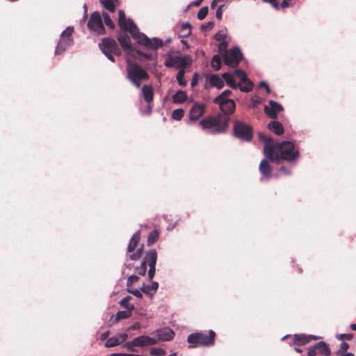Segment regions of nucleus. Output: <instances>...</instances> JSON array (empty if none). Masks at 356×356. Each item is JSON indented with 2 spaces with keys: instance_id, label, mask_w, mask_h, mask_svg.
Wrapping results in <instances>:
<instances>
[{
  "instance_id": "1",
  "label": "nucleus",
  "mask_w": 356,
  "mask_h": 356,
  "mask_svg": "<svg viewBox=\"0 0 356 356\" xmlns=\"http://www.w3.org/2000/svg\"><path fill=\"white\" fill-rule=\"evenodd\" d=\"M118 14L120 27L122 30L129 32L133 39L136 40L138 43L149 49H156L163 46V41L159 38H153L149 39L146 35L140 33L134 22L131 19L126 17L125 13L122 10H120Z\"/></svg>"
},
{
  "instance_id": "2",
  "label": "nucleus",
  "mask_w": 356,
  "mask_h": 356,
  "mask_svg": "<svg viewBox=\"0 0 356 356\" xmlns=\"http://www.w3.org/2000/svg\"><path fill=\"white\" fill-rule=\"evenodd\" d=\"M264 152L267 159L275 163H279L281 159L293 162L300 156L299 150L290 141L276 143L273 147H266L264 148Z\"/></svg>"
},
{
  "instance_id": "3",
  "label": "nucleus",
  "mask_w": 356,
  "mask_h": 356,
  "mask_svg": "<svg viewBox=\"0 0 356 356\" xmlns=\"http://www.w3.org/2000/svg\"><path fill=\"white\" fill-rule=\"evenodd\" d=\"M229 118L225 115L208 117L200 122V125L207 134H216L225 131L228 127Z\"/></svg>"
},
{
  "instance_id": "4",
  "label": "nucleus",
  "mask_w": 356,
  "mask_h": 356,
  "mask_svg": "<svg viewBox=\"0 0 356 356\" xmlns=\"http://www.w3.org/2000/svg\"><path fill=\"white\" fill-rule=\"evenodd\" d=\"M127 78L137 88L140 87V82L148 79L147 72L137 64L127 62Z\"/></svg>"
},
{
  "instance_id": "5",
  "label": "nucleus",
  "mask_w": 356,
  "mask_h": 356,
  "mask_svg": "<svg viewBox=\"0 0 356 356\" xmlns=\"http://www.w3.org/2000/svg\"><path fill=\"white\" fill-rule=\"evenodd\" d=\"M215 332L212 330L209 334L197 332L191 334L187 337V341L191 344L190 348H195L198 346H209L214 343Z\"/></svg>"
},
{
  "instance_id": "6",
  "label": "nucleus",
  "mask_w": 356,
  "mask_h": 356,
  "mask_svg": "<svg viewBox=\"0 0 356 356\" xmlns=\"http://www.w3.org/2000/svg\"><path fill=\"white\" fill-rule=\"evenodd\" d=\"M234 134L235 137L245 141H250L252 138L253 131L252 127L238 120L234 122L233 127Z\"/></svg>"
},
{
  "instance_id": "7",
  "label": "nucleus",
  "mask_w": 356,
  "mask_h": 356,
  "mask_svg": "<svg viewBox=\"0 0 356 356\" xmlns=\"http://www.w3.org/2000/svg\"><path fill=\"white\" fill-rule=\"evenodd\" d=\"M74 32L73 26H67L61 34L58 42V44L55 49V54L56 55L61 54L66 51L72 44V33Z\"/></svg>"
},
{
  "instance_id": "8",
  "label": "nucleus",
  "mask_w": 356,
  "mask_h": 356,
  "mask_svg": "<svg viewBox=\"0 0 356 356\" xmlns=\"http://www.w3.org/2000/svg\"><path fill=\"white\" fill-rule=\"evenodd\" d=\"M192 63V59L188 55L181 56H168L165 60V65L168 67H177L180 70L190 66Z\"/></svg>"
},
{
  "instance_id": "9",
  "label": "nucleus",
  "mask_w": 356,
  "mask_h": 356,
  "mask_svg": "<svg viewBox=\"0 0 356 356\" xmlns=\"http://www.w3.org/2000/svg\"><path fill=\"white\" fill-rule=\"evenodd\" d=\"M99 49L108 60L114 62V57L112 55L115 54L119 55L120 51L116 42L111 38H104L99 44Z\"/></svg>"
},
{
  "instance_id": "10",
  "label": "nucleus",
  "mask_w": 356,
  "mask_h": 356,
  "mask_svg": "<svg viewBox=\"0 0 356 356\" xmlns=\"http://www.w3.org/2000/svg\"><path fill=\"white\" fill-rule=\"evenodd\" d=\"M243 58V54L239 47H234L230 51L225 52L224 55L225 64L231 67H236Z\"/></svg>"
},
{
  "instance_id": "11",
  "label": "nucleus",
  "mask_w": 356,
  "mask_h": 356,
  "mask_svg": "<svg viewBox=\"0 0 356 356\" xmlns=\"http://www.w3.org/2000/svg\"><path fill=\"white\" fill-rule=\"evenodd\" d=\"M88 28L97 34L104 33V27L102 22V18L99 12H94L88 22Z\"/></svg>"
},
{
  "instance_id": "12",
  "label": "nucleus",
  "mask_w": 356,
  "mask_h": 356,
  "mask_svg": "<svg viewBox=\"0 0 356 356\" xmlns=\"http://www.w3.org/2000/svg\"><path fill=\"white\" fill-rule=\"evenodd\" d=\"M331 350L323 341H320L307 349V356H330Z\"/></svg>"
},
{
  "instance_id": "13",
  "label": "nucleus",
  "mask_w": 356,
  "mask_h": 356,
  "mask_svg": "<svg viewBox=\"0 0 356 356\" xmlns=\"http://www.w3.org/2000/svg\"><path fill=\"white\" fill-rule=\"evenodd\" d=\"M216 104H219L220 110L223 113L222 115L228 117L227 115L234 112L236 104L232 99H223L220 97H216L214 99Z\"/></svg>"
},
{
  "instance_id": "14",
  "label": "nucleus",
  "mask_w": 356,
  "mask_h": 356,
  "mask_svg": "<svg viewBox=\"0 0 356 356\" xmlns=\"http://www.w3.org/2000/svg\"><path fill=\"white\" fill-rule=\"evenodd\" d=\"M146 259L149 265L148 277L151 280L156 273V264L157 261V252L156 250L152 249L146 253Z\"/></svg>"
},
{
  "instance_id": "15",
  "label": "nucleus",
  "mask_w": 356,
  "mask_h": 356,
  "mask_svg": "<svg viewBox=\"0 0 356 356\" xmlns=\"http://www.w3.org/2000/svg\"><path fill=\"white\" fill-rule=\"evenodd\" d=\"M283 110V106L274 100L269 101V106L264 107L266 114L272 119H276L277 113Z\"/></svg>"
},
{
  "instance_id": "16",
  "label": "nucleus",
  "mask_w": 356,
  "mask_h": 356,
  "mask_svg": "<svg viewBox=\"0 0 356 356\" xmlns=\"http://www.w3.org/2000/svg\"><path fill=\"white\" fill-rule=\"evenodd\" d=\"M134 343L136 347H147L157 343V340L147 335H142L134 339Z\"/></svg>"
},
{
  "instance_id": "17",
  "label": "nucleus",
  "mask_w": 356,
  "mask_h": 356,
  "mask_svg": "<svg viewBox=\"0 0 356 356\" xmlns=\"http://www.w3.org/2000/svg\"><path fill=\"white\" fill-rule=\"evenodd\" d=\"M128 338L127 333L118 334L111 338H109L105 343V347L111 348L115 347L124 342Z\"/></svg>"
},
{
  "instance_id": "18",
  "label": "nucleus",
  "mask_w": 356,
  "mask_h": 356,
  "mask_svg": "<svg viewBox=\"0 0 356 356\" xmlns=\"http://www.w3.org/2000/svg\"><path fill=\"white\" fill-rule=\"evenodd\" d=\"M156 334L158 337V339H156L157 341H168L172 340L175 337L173 330L166 327L157 330Z\"/></svg>"
},
{
  "instance_id": "19",
  "label": "nucleus",
  "mask_w": 356,
  "mask_h": 356,
  "mask_svg": "<svg viewBox=\"0 0 356 356\" xmlns=\"http://www.w3.org/2000/svg\"><path fill=\"white\" fill-rule=\"evenodd\" d=\"M320 338H321L320 337L316 336V335H312V334L307 335V334H300L294 335L293 341H294V344L298 345V346H303V345L309 343L311 339L317 340Z\"/></svg>"
},
{
  "instance_id": "20",
  "label": "nucleus",
  "mask_w": 356,
  "mask_h": 356,
  "mask_svg": "<svg viewBox=\"0 0 356 356\" xmlns=\"http://www.w3.org/2000/svg\"><path fill=\"white\" fill-rule=\"evenodd\" d=\"M205 111V106L203 104H195L190 111V119L197 120Z\"/></svg>"
},
{
  "instance_id": "21",
  "label": "nucleus",
  "mask_w": 356,
  "mask_h": 356,
  "mask_svg": "<svg viewBox=\"0 0 356 356\" xmlns=\"http://www.w3.org/2000/svg\"><path fill=\"white\" fill-rule=\"evenodd\" d=\"M259 172L262 175L261 179H269L272 175V168L266 159H263L259 165Z\"/></svg>"
},
{
  "instance_id": "22",
  "label": "nucleus",
  "mask_w": 356,
  "mask_h": 356,
  "mask_svg": "<svg viewBox=\"0 0 356 356\" xmlns=\"http://www.w3.org/2000/svg\"><path fill=\"white\" fill-rule=\"evenodd\" d=\"M118 41H119L120 44H121L122 47L124 50H127V51L132 50L131 40L127 34H126V33L120 34L118 36Z\"/></svg>"
},
{
  "instance_id": "23",
  "label": "nucleus",
  "mask_w": 356,
  "mask_h": 356,
  "mask_svg": "<svg viewBox=\"0 0 356 356\" xmlns=\"http://www.w3.org/2000/svg\"><path fill=\"white\" fill-rule=\"evenodd\" d=\"M143 99L147 103H152L154 97L153 90L151 86L145 85L142 88Z\"/></svg>"
},
{
  "instance_id": "24",
  "label": "nucleus",
  "mask_w": 356,
  "mask_h": 356,
  "mask_svg": "<svg viewBox=\"0 0 356 356\" xmlns=\"http://www.w3.org/2000/svg\"><path fill=\"white\" fill-rule=\"evenodd\" d=\"M159 288V284L156 282H152L150 285H147L145 284H143V286L141 287V291L143 293L147 294V295H152L153 293H155Z\"/></svg>"
},
{
  "instance_id": "25",
  "label": "nucleus",
  "mask_w": 356,
  "mask_h": 356,
  "mask_svg": "<svg viewBox=\"0 0 356 356\" xmlns=\"http://www.w3.org/2000/svg\"><path fill=\"white\" fill-rule=\"evenodd\" d=\"M140 232L137 231L132 236V237L129 241V243L128 245V247H127V251L129 252H133L135 250V248H136V246L139 242V240H140Z\"/></svg>"
},
{
  "instance_id": "26",
  "label": "nucleus",
  "mask_w": 356,
  "mask_h": 356,
  "mask_svg": "<svg viewBox=\"0 0 356 356\" xmlns=\"http://www.w3.org/2000/svg\"><path fill=\"white\" fill-rule=\"evenodd\" d=\"M102 5L110 12L113 13L119 6L118 0H100Z\"/></svg>"
},
{
  "instance_id": "27",
  "label": "nucleus",
  "mask_w": 356,
  "mask_h": 356,
  "mask_svg": "<svg viewBox=\"0 0 356 356\" xmlns=\"http://www.w3.org/2000/svg\"><path fill=\"white\" fill-rule=\"evenodd\" d=\"M268 128L278 136H280L284 133L283 126L278 121L270 122L268 124Z\"/></svg>"
},
{
  "instance_id": "28",
  "label": "nucleus",
  "mask_w": 356,
  "mask_h": 356,
  "mask_svg": "<svg viewBox=\"0 0 356 356\" xmlns=\"http://www.w3.org/2000/svg\"><path fill=\"white\" fill-rule=\"evenodd\" d=\"M187 99V95L183 90H178L172 97V102L175 104L184 103Z\"/></svg>"
},
{
  "instance_id": "29",
  "label": "nucleus",
  "mask_w": 356,
  "mask_h": 356,
  "mask_svg": "<svg viewBox=\"0 0 356 356\" xmlns=\"http://www.w3.org/2000/svg\"><path fill=\"white\" fill-rule=\"evenodd\" d=\"M209 82L213 87H216L218 89H220L224 86L223 80L216 74L211 76Z\"/></svg>"
},
{
  "instance_id": "30",
  "label": "nucleus",
  "mask_w": 356,
  "mask_h": 356,
  "mask_svg": "<svg viewBox=\"0 0 356 356\" xmlns=\"http://www.w3.org/2000/svg\"><path fill=\"white\" fill-rule=\"evenodd\" d=\"M223 79L226 81L227 84L233 89H236L239 86V83H236L232 75L229 72L222 74Z\"/></svg>"
},
{
  "instance_id": "31",
  "label": "nucleus",
  "mask_w": 356,
  "mask_h": 356,
  "mask_svg": "<svg viewBox=\"0 0 356 356\" xmlns=\"http://www.w3.org/2000/svg\"><path fill=\"white\" fill-rule=\"evenodd\" d=\"M131 316V314L129 311H119L115 316H113L111 318H114V323L118 322L122 319H126Z\"/></svg>"
},
{
  "instance_id": "32",
  "label": "nucleus",
  "mask_w": 356,
  "mask_h": 356,
  "mask_svg": "<svg viewBox=\"0 0 356 356\" xmlns=\"http://www.w3.org/2000/svg\"><path fill=\"white\" fill-rule=\"evenodd\" d=\"M131 299L130 296H127L124 298L120 302V305L126 309L127 311L131 312L134 309V305L130 303L129 300Z\"/></svg>"
},
{
  "instance_id": "33",
  "label": "nucleus",
  "mask_w": 356,
  "mask_h": 356,
  "mask_svg": "<svg viewBox=\"0 0 356 356\" xmlns=\"http://www.w3.org/2000/svg\"><path fill=\"white\" fill-rule=\"evenodd\" d=\"M252 83L248 79L246 81H243V84L239 83L238 88L242 92H248L252 89Z\"/></svg>"
},
{
  "instance_id": "34",
  "label": "nucleus",
  "mask_w": 356,
  "mask_h": 356,
  "mask_svg": "<svg viewBox=\"0 0 356 356\" xmlns=\"http://www.w3.org/2000/svg\"><path fill=\"white\" fill-rule=\"evenodd\" d=\"M258 136L259 140L264 141L266 143L264 148L266 147H273V146H274L275 144H273V140L270 136H266L262 133H259Z\"/></svg>"
},
{
  "instance_id": "35",
  "label": "nucleus",
  "mask_w": 356,
  "mask_h": 356,
  "mask_svg": "<svg viewBox=\"0 0 356 356\" xmlns=\"http://www.w3.org/2000/svg\"><path fill=\"white\" fill-rule=\"evenodd\" d=\"M258 136L259 140L264 141L266 143L264 148L266 147H273V146H274L275 144H273V140L270 136H266L262 133H259Z\"/></svg>"
},
{
  "instance_id": "36",
  "label": "nucleus",
  "mask_w": 356,
  "mask_h": 356,
  "mask_svg": "<svg viewBox=\"0 0 356 356\" xmlns=\"http://www.w3.org/2000/svg\"><path fill=\"white\" fill-rule=\"evenodd\" d=\"M184 74H185V70L181 69L178 72V73L176 76L178 83L181 86H185L187 84V81L184 78Z\"/></svg>"
},
{
  "instance_id": "37",
  "label": "nucleus",
  "mask_w": 356,
  "mask_h": 356,
  "mask_svg": "<svg viewBox=\"0 0 356 356\" xmlns=\"http://www.w3.org/2000/svg\"><path fill=\"white\" fill-rule=\"evenodd\" d=\"M102 17L104 18V22L105 24L111 29H114L115 24L113 22L109 15L106 11H103Z\"/></svg>"
},
{
  "instance_id": "38",
  "label": "nucleus",
  "mask_w": 356,
  "mask_h": 356,
  "mask_svg": "<svg viewBox=\"0 0 356 356\" xmlns=\"http://www.w3.org/2000/svg\"><path fill=\"white\" fill-rule=\"evenodd\" d=\"M159 238V232L156 230H153L149 233L147 237V243L149 245L154 244Z\"/></svg>"
},
{
  "instance_id": "39",
  "label": "nucleus",
  "mask_w": 356,
  "mask_h": 356,
  "mask_svg": "<svg viewBox=\"0 0 356 356\" xmlns=\"http://www.w3.org/2000/svg\"><path fill=\"white\" fill-rule=\"evenodd\" d=\"M147 261L146 259V256L144 258V260L141 262L140 266L137 268V273L140 275H145L147 271Z\"/></svg>"
},
{
  "instance_id": "40",
  "label": "nucleus",
  "mask_w": 356,
  "mask_h": 356,
  "mask_svg": "<svg viewBox=\"0 0 356 356\" xmlns=\"http://www.w3.org/2000/svg\"><path fill=\"white\" fill-rule=\"evenodd\" d=\"M211 66L216 70H218L220 68L221 66V60L218 56H214L211 60Z\"/></svg>"
},
{
  "instance_id": "41",
  "label": "nucleus",
  "mask_w": 356,
  "mask_h": 356,
  "mask_svg": "<svg viewBox=\"0 0 356 356\" xmlns=\"http://www.w3.org/2000/svg\"><path fill=\"white\" fill-rule=\"evenodd\" d=\"M184 110L181 108L176 109L172 113V118L176 120H180L184 116Z\"/></svg>"
},
{
  "instance_id": "42",
  "label": "nucleus",
  "mask_w": 356,
  "mask_h": 356,
  "mask_svg": "<svg viewBox=\"0 0 356 356\" xmlns=\"http://www.w3.org/2000/svg\"><path fill=\"white\" fill-rule=\"evenodd\" d=\"M143 250V245H142L140 248H138L137 249V250L135 252L132 253L129 256L130 259L131 260H137V259H140L142 256Z\"/></svg>"
},
{
  "instance_id": "43",
  "label": "nucleus",
  "mask_w": 356,
  "mask_h": 356,
  "mask_svg": "<svg viewBox=\"0 0 356 356\" xmlns=\"http://www.w3.org/2000/svg\"><path fill=\"white\" fill-rule=\"evenodd\" d=\"M150 354L155 356H164L166 352L165 350L160 348H152L150 350Z\"/></svg>"
},
{
  "instance_id": "44",
  "label": "nucleus",
  "mask_w": 356,
  "mask_h": 356,
  "mask_svg": "<svg viewBox=\"0 0 356 356\" xmlns=\"http://www.w3.org/2000/svg\"><path fill=\"white\" fill-rule=\"evenodd\" d=\"M208 10L207 6L201 8L197 13V18L200 20L204 19L208 14Z\"/></svg>"
},
{
  "instance_id": "45",
  "label": "nucleus",
  "mask_w": 356,
  "mask_h": 356,
  "mask_svg": "<svg viewBox=\"0 0 356 356\" xmlns=\"http://www.w3.org/2000/svg\"><path fill=\"white\" fill-rule=\"evenodd\" d=\"M234 74L236 75L242 82L248 79L245 72L242 70H236L234 72Z\"/></svg>"
},
{
  "instance_id": "46",
  "label": "nucleus",
  "mask_w": 356,
  "mask_h": 356,
  "mask_svg": "<svg viewBox=\"0 0 356 356\" xmlns=\"http://www.w3.org/2000/svg\"><path fill=\"white\" fill-rule=\"evenodd\" d=\"M122 347L128 349L130 351L134 352L136 351L135 347L136 344L134 343V339L131 341L126 342L122 345Z\"/></svg>"
},
{
  "instance_id": "47",
  "label": "nucleus",
  "mask_w": 356,
  "mask_h": 356,
  "mask_svg": "<svg viewBox=\"0 0 356 356\" xmlns=\"http://www.w3.org/2000/svg\"><path fill=\"white\" fill-rule=\"evenodd\" d=\"M127 291L129 293H131L133 294L134 296H135L137 298H142L143 296V294H142V291L141 289H130V288H128L127 289Z\"/></svg>"
},
{
  "instance_id": "48",
  "label": "nucleus",
  "mask_w": 356,
  "mask_h": 356,
  "mask_svg": "<svg viewBox=\"0 0 356 356\" xmlns=\"http://www.w3.org/2000/svg\"><path fill=\"white\" fill-rule=\"evenodd\" d=\"M139 280V277L137 275H132L131 276H129L127 279V286H130L131 284H133L134 283L138 282Z\"/></svg>"
},
{
  "instance_id": "49",
  "label": "nucleus",
  "mask_w": 356,
  "mask_h": 356,
  "mask_svg": "<svg viewBox=\"0 0 356 356\" xmlns=\"http://www.w3.org/2000/svg\"><path fill=\"white\" fill-rule=\"evenodd\" d=\"M348 348L349 344L346 342H342L340 345L339 349L337 352V354L346 353Z\"/></svg>"
},
{
  "instance_id": "50",
  "label": "nucleus",
  "mask_w": 356,
  "mask_h": 356,
  "mask_svg": "<svg viewBox=\"0 0 356 356\" xmlns=\"http://www.w3.org/2000/svg\"><path fill=\"white\" fill-rule=\"evenodd\" d=\"M336 337L339 341H342L344 339H346L347 340H351L353 338V334H340L337 335Z\"/></svg>"
},
{
  "instance_id": "51",
  "label": "nucleus",
  "mask_w": 356,
  "mask_h": 356,
  "mask_svg": "<svg viewBox=\"0 0 356 356\" xmlns=\"http://www.w3.org/2000/svg\"><path fill=\"white\" fill-rule=\"evenodd\" d=\"M224 7H225V5L219 6L216 10V17L219 20H220L222 19Z\"/></svg>"
},
{
  "instance_id": "52",
  "label": "nucleus",
  "mask_w": 356,
  "mask_h": 356,
  "mask_svg": "<svg viewBox=\"0 0 356 356\" xmlns=\"http://www.w3.org/2000/svg\"><path fill=\"white\" fill-rule=\"evenodd\" d=\"M225 38H226V34L222 31L218 32L215 35V39L218 41H222L224 39H225Z\"/></svg>"
},
{
  "instance_id": "53",
  "label": "nucleus",
  "mask_w": 356,
  "mask_h": 356,
  "mask_svg": "<svg viewBox=\"0 0 356 356\" xmlns=\"http://www.w3.org/2000/svg\"><path fill=\"white\" fill-rule=\"evenodd\" d=\"M191 24L189 23H184L181 25V30H188V32L184 36L185 38L191 35Z\"/></svg>"
},
{
  "instance_id": "54",
  "label": "nucleus",
  "mask_w": 356,
  "mask_h": 356,
  "mask_svg": "<svg viewBox=\"0 0 356 356\" xmlns=\"http://www.w3.org/2000/svg\"><path fill=\"white\" fill-rule=\"evenodd\" d=\"M232 93V91L229 90H226L223 91L218 97H220L222 98V100L223 99H228L227 97L229 96Z\"/></svg>"
},
{
  "instance_id": "55",
  "label": "nucleus",
  "mask_w": 356,
  "mask_h": 356,
  "mask_svg": "<svg viewBox=\"0 0 356 356\" xmlns=\"http://www.w3.org/2000/svg\"><path fill=\"white\" fill-rule=\"evenodd\" d=\"M214 26V23L213 22H209L207 24L202 26V29L203 31H207L211 29Z\"/></svg>"
},
{
  "instance_id": "56",
  "label": "nucleus",
  "mask_w": 356,
  "mask_h": 356,
  "mask_svg": "<svg viewBox=\"0 0 356 356\" xmlns=\"http://www.w3.org/2000/svg\"><path fill=\"white\" fill-rule=\"evenodd\" d=\"M264 2L270 3L276 9L279 8V3L277 0H262Z\"/></svg>"
},
{
  "instance_id": "57",
  "label": "nucleus",
  "mask_w": 356,
  "mask_h": 356,
  "mask_svg": "<svg viewBox=\"0 0 356 356\" xmlns=\"http://www.w3.org/2000/svg\"><path fill=\"white\" fill-rule=\"evenodd\" d=\"M259 88H264L266 90L267 92H268V93L270 92V90L267 83L265 82V81H261L259 85Z\"/></svg>"
},
{
  "instance_id": "58",
  "label": "nucleus",
  "mask_w": 356,
  "mask_h": 356,
  "mask_svg": "<svg viewBox=\"0 0 356 356\" xmlns=\"http://www.w3.org/2000/svg\"><path fill=\"white\" fill-rule=\"evenodd\" d=\"M152 103H147V106L146 107V109L145 111H143V113L145 114H150L152 110V106L151 104Z\"/></svg>"
},
{
  "instance_id": "59",
  "label": "nucleus",
  "mask_w": 356,
  "mask_h": 356,
  "mask_svg": "<svg viewBox=\"0 0 356 356\" xmlns=\"http://www.w3.org/2000/svg\"><path fill=\"white\" fill-rule=\"evenodd\" d=\"M138 54L144 56L145 58H146L147 59H149V60H152L154 58V56L152 55V54H143L140 51H137Z\"/></svg>"
},
{
  "instance_id": "60",
  "label": "nucleus",
  "mask_w": 356,
  "mask_h": 356,
  "mask_svg": "<svg viewBox=\"0 0 356 356\" xmlns=\"http://www.w3.org/2000/svg\"><path fill=\"white\" fill-rule=\"evenodd\" d=\"M108 336H109V331H107L101 334L100 339L102 341H104L108 337Z\"/></svg>"
},
{
  "instance_id": "61",
  "label": "nucleus",
  "mask_w": 356,
  "mask_h": 356,
  "mask_svg": "<svg viewBox=\"0 0 356 356\" xmlns=\"http://www.w3.org/2000/svg\"><path fill=\"white\" fill-rule=\"evenodd\" d=\"M227 47V43L226 42H222L220 44H219V49L220 50H226V48Z\"/></svg>"
},
{
  "instance_id": "62",
  "label": "nucleus",
  "mask_w": 356,
  "mask_h": 356,
  "mask_svg": "<svg viewBox=\"0 0 356 356\" xmlns=\"http://www.w3.org/2000/svg\"><path fill=\"white\" fill-rule=\"evenodd\" d=\"M140 328V324L139 323H136L129 327L130 330H138Z\"/></svg>"
},
{
  "instance_id": "63",
  "label": "nucleus",
  "mask_w": 356,
  "mask_h": 356,
  "mask_svg": "<svg viewBox=\"0 0 356 356\" xmlns=\"http://www.w3.org/2000/svg\"><path fill=\"white\" fill-rule=\"evenodd\" d=\"M280 170L285 175H289L291 173L289 170L287 169L286 167H281Z\"/></svg>"
},
{
  "instance_id": "64",
  "label": "nucleus",
  "mask_w": 356,
  "mask_h": 356,
  "mask_svg": "<svg viewBox=\"0 0 356 356\" xmlns=\"http://www.w3.org/2000/svg\"><path fill=\"white\" fill-rule=\"evenodd\" d=\"M339 356H354V354L352 353H339L337 354Z\"/></svg>"
}]
</instances>
